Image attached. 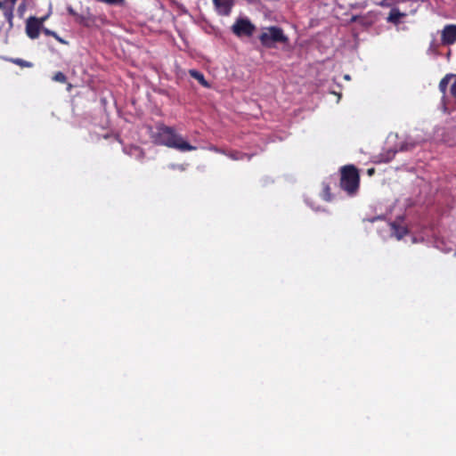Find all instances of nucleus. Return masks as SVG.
Listing matches in <instances>:
<instances>
[{
  "label": "nucleus",
  "mask_w": 456,
  "mask_h": 456,
  "mask_svg": "<svg viewBox=\"0 0 456 456\" xmlns=\"http://www.w3.org/2000/svg\"><path fill=\"white\" fill-rule=\"evenodd\" d=\"M156 132L151 135L156 145L174 149L181 152L195 151L196 147L186 142L176 130L162 122L156 124Z\"/></svg>",
  "instance_id": "obj_1"
},
{
  "label": "nucleus",
  "mask_w": 456,
  "mask_h": 456,
  "mask_svg": "<svg viewBox=\"0 0 456 456\" xmlns=\"http://www.w3.org/2000/svg\"><path fill=\"white\" fill-rule=\"evenodd\" d=\"M340 188L349 196L357 192L359 188V173L353 165H347L340 169Z\"/></svg>",
  "instance_id": "obj_2"
},
{
  "label": "nucleus",
  "mask_w": 456,
  "mask_h": 456,
  "mask_svg": "<svg viewBox=\"0 0 456 456\" xmlns=\"http://www.w3.org/2000/svg\"><path fill=\"white\" fill-rule=\"evenodd\" d=\"M262 45L266 48H273L277 44H287L289 38L284 35L280 27H268L259 36Z\"/></svg>",
  "instance_id": "obj_3"
},
{
  "label": "nucleus",
  "mask_w": 456,
  "mask_h": 456,
  "mask_svg": "<svg viewBox=\"0 0 456 456\" xmlns=\"http://www.w3.org/2000/svg\"><path fill=\"white\" fill-rule=\"evenodd\" d=\"M232 33L238 37H251L256 31V27L247 19H239L235 20L231 28Z\"/></svg>",
  "instance_id": "obj_4"
},
{
  "label": "nucleus",
  "mask_w": 456,
  "mask_h": 456,
  "mask_svg": "<svg viewBox=\"0 0 456 456\" xmlns=\"http://www.w3.org/2000/svg\"><path fill=\"white\" fill-rule=\"evenodd\" d=\"M43 26L40 25V22H37V17L30 16L28 18L26 22V34L28 37L31 39L37 38Z\"/></svg>",
  "instance_id": "obj_5"
},
{
  "label": "nucleus",
  "mask_w": 456,
  "mask_h": 456,
  "mask_svg": "<svg viewBox=\"0 0 456 456\" xmlns=\"http://www.w3.org/2000/svg\"><path fill=\"white\" fill-rule=\"evenodd\" d=\"M441 42L444 45H454L456 42V25H446L441 31Z\"/></svg>",
  "instance_id": "obj_6"
},
{
  "label": "nucleus",
  "mask_w": 456,
  "mask_h": 456,
  "mask_svg": "<svg viewBox=\"0 0 456 456\" xmlns=\"http://www.w3.org/2000/svg\"><path fill=\"white\" fill-rule=\"evenodd\" d=\"M213 4L218 14L227 17L231 13L234 2L232 0H213Z\"/></svg>",
  "instance_id": "obj_7"
},
{
  "label": "nucleus",
  "mask_w": 456,
  "mask_h": 456,
  "mask_svg": "<svg viewBox=\"0 0 456 456\" xmlns=\"http://www.w3.org/2000/svg\"><path fill=\"white\" fill-rule=\"evenodd\" d=\"M455 78L452 86L450 87V94L452 95V97L456 98V73H449L446 74L444 78L441 79L440 83H438V89H440V92L446 94L448 84L452 79Z\"/></svg>",
  "instance_id": "obj_8"
},
{
  "label": "nucleus",
  "mask_w": 456,
  "mask_h": 456,
  "mask_svg": "<svg viewBox=\"0 0 456 456\" xmlns=\"http://www.w3.org/2000/svg\"><path fill=\"white\" fill-rule=\"evenodd\" d=\"M390 232H392V236L398 240L405 237L408 233L406 226H403L397 223L390 224Z\"/></svg>",
  "instance_id": "obj_9"
},
{
  "label": "nucleus",
  "mask_w": 456,
  "mask_h": 456,
  "mask_svg": "<svg viewBox=\"0 0 456 456\" xmlns=\"http://www.w3.org/2000/svg\"><path fill=\"white\" fill-rule=\"evenodd\" d=\"M225 155L228 156V158L233 161H242L244 159L250 161L251 158H252V155L248 154V153H243L239 151H231L227 153H225Z\"/></svg>",
  "instance_id": "obj_10"
},
{
  "label": "nucleus",
  "mask_w": 456,
  "mask_h": 456,
  "mask_svg": "<svg viewBox=\"0 0 456 456\" xmlns=\"http://www.w3.org/2000/svg\"><path fill=\"white\" fill-rule=\"evenodd\" d=\"M189 74L191 77H192L193 78H195L197 81H199V83L200 84V86H204V87H207L208 88L209 87V84L208 82L205 79L204 77V75L202 72L199 71V70H196L194 69H191L189 70Z\"/></svg>",
  "instance_id": "obj_11"
},
{
  "label": "nucleus",
  "mask_w": 456,
  "mask_h": 456,
  "mask_svg": "<svg viewBox=\"0 0 456 456\" xmlns=\"http://www.w3.org/2000/svg\"><path fill=\"white\" fill-rule=\"evenodd\" d=\"M402 17H403L402 12H400L397 9H392V11H390V12H389L387 20L394 24H397Z\"/></svg>",
  "instance_id": "obj_12"
},
{
  "label": "nucleus",
  "mask_w": 456,
  "mask_h": 456,
  "mask_svg": "<svg viewBox=\"0 0 456 456\" xmlns=\"http://www.w3.org/2000/svg\"><path fill=\"white\" fill-rule=\"evenodd\" d=\"M13 7L4 8V15L6 20H8L10 26L12 27V20H13Z\"/></svg>",
  "instance_id": "obj_13"
},
{
  "label": "nucleus",
  "mask_w": 456,
  "mask_h": 456,
  "mask_svg": "<svg viewBox=\"0 0 456 456\" xmlns=\"http://www.w3.org/2000/svg\"><path fill=\"white\" fill-rule=\"evenodd\" d=\"M53 79L54 82H58V83H66L67 82V77L63 74V72L54 73Z\"/></svg>",
  "instance_id": "obj_14"
},
{
  "label": "nucleus",
  "mask_w": 456,
  "mask_h": 456,
  "mask_svg": "<svg viewBox=\"0 0 456 456\" xmlns=\"http://www.w3.org/2000/svg\"><path fill=\"white\" fill-rule=\"evenodd\" d=\"M322 199L326 201H330L332 200L330 188L328 185H325V187H323Z\"/></svg>",
  "instance_id": "obj_15"
},
{
  "label": "nucleus",
  "mask_w": 456,
  "mask_h": 456,
  "mask_svg": "<svg viewBox=\"0 0 456 456\" xmlns=\"http://www.w3.org/2000/svg\"><path fill=\"white\" fill-rule=\"evenodd\" d=\"M14 63H16L17 65L19 66H21V67H27V68H29L32 66L31 62H28V61H23L22 59H14L12 61Z\"/></svg>",
  "instance_id": "obj_16"
},
{
  "label": "nucleus",
  "mask_w": 456,
  "mask_h": 456,
  "mask_svg": "<svg viewBox=\"0 0 456 456\" xmlns=\"http://www.w3.org/2000/svg\"><path fill=\"white\" fill-rule=\"evenodd\" d=\"M42 33L45 34V36H49V37H55L56 33L50 29V28H46L44 27V28H42Z\"/></svg>",
  "instance_id": "obj_17"
},
{
  "label": "nucleus",
  "mask_w": 456,
  "mask_h": 456,
  "mask_svg": "<svg viewBox=\"0 0 456 456\" xmlns=\"http://www.w3.org/2000/svg\"><path fill=\"white\" fill-rule=\"evenodd\" d=\"M75 20L77 23L86 25V19L83 15H78V16L75 17Z\"/></svg>",
  "instance_id": "obj_18"
},
{
  "label": "nucleus",
  "mask_w": 456,
  "mask_h": 456,
  "mask_svg": "<svg viewBox=\"0 0 456 456\" xmlns=\"http://www.w3.org/2000/svg\"><path fill=\"white\" fill-rule=\"evenodd\" d=\"M54 37V39L57 40V42L61 45H68V41L63 39L62 37H59L58 34H55V37Z\"/></svg>",
  "instance_id": "obj_19"
},
{
  "label": "nucleus",
  "mask_w": 456,
  "mask_h": 456,
  "mask_svg": "<svg viewBox=\"0 0 456 456\" xmlns=\"http://www.w3.org/2000/svg\"><path fill=\"white\" fill-rule=\"evenodd\" d=\"M101 3H106L108 4H115L119 2V0H98Z\"/></svg>",
  "instance_id": "obj_20"
},
{
  "label": "nucleus",
  "mask_w": 456,
  "mask_h": 456,
  "mask_svg": "<svg viewBox=\"0 0 456 456\" xmlns=\"http://www.w3.org/2000/svg\"><path fill=\"white\" fill-rule=\"evenodd\" d=\"M67 11H68V13L73 17H77L79 15L78 13L76 12L75 10L72 9V7H68Z\"/></svg>",
  "instance_id": "obj_21"
},
{
  "label": "nucleus",
  "mask_w": 456,
  "mask_h": 456,
  "mask_svg": "<svg viewBox=\"0 0 456 456\" xmlns=\"http://www.w3.org/2000/svg\"><path fill=\"white\" fill-rule=\"evenodd\" d=\"M46 19H47V16H44V17H41V18H37V22H40L41 26H43V24L45 23Z\"/></svg>",
  "instance_id": "obj_22"
},
{
  "label": "nucleus",
  "mask_w": 456,
  "mask_h": 456,
  "mask_svg": "<svg viewBox=\"0 0 456 456\" xmlns=\"http://www.w3.org/2000/svg\"><path fill=\"white\" fill-rule=\"evenodd\" d=\"M18 10H19V12L22 13L23 11L25 10V4H22L19 5Z\"/></svg>",
  "instance_id": "obj_23"
},
{
  "label": "nucleus",
  "mask_w": 456,
  "mask_h": 456,
  "mask_svg": "<svg viewBox=\"0 0 456 456\" xmlns=\"http://www.w3.org/2000/svg\"><path fill=\"white\" fill-rule=\"evenodd\" d=\"M9 3L11 4V5L9 7H13L14 8V5H15V3L18 1V0H8Z\"/></svg>",
  "instance_id": "obj_24"
},
{
  "label": "nucleus",
  "mask_w": 456,
  "mask_h": 456,
  "mask_svg": "<svg viewBox=\"0 0 456 456\" xmlns=\"http://www.w3.org/2000/svg\"><path fill=\"white\" fill-rule=\"evenodd\" d=\"M135 151H139V154H141L142 158L143 157V151L142 149H140L139 147H135Z\"/></svg>",
  "instance_id": "obj_25"
},
{
  "label": "nucleus",
  "mask_w": 456,
  "mask_h": 456,
  "mask_svg": "<svg viewBox=\"0 0 456 456\" xmlns=\"http://www.w3.org/2000/svg\"><path fill=\"white\" fill-rule=\"evenodd\" d=\"M379 5H381V6H387V5H388V4H387V2H386V0H383V2L379 3Z\"/></svg>",
  "instance_id": "obj_26"
},
{
  "label": "nucleus",
  "mask_w": 456,
  "mask_h": 456,
  "mask_svg": "<svg viewBox=\"0 0 456 456\" xmlns=\"http://www.w3.org/2000/svg\"><path fill=\"white\" fill-rule=\"evenodd\" d=\"M6 8L2 1H0V10H4Z\"/></svg>",
  "instance_id": "obj_27"
},
{
  "label": "nucleus",
  "mask_w": 456,
  "mask_h": 456,
  "mask_svg": "<svg viewBox=\"0 0 456 456\" xmlns=\"http://www.w3.org/2000/svg\"><path fill=\"white\" fill-rule=\"evenodd\" d=\"M373 173V169L369 170V174L371 175Z\"/></svg>",
  "instance_id": "obj_28"
}]
</instances>
